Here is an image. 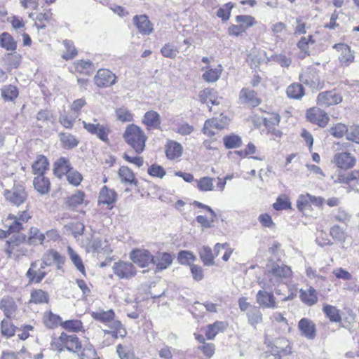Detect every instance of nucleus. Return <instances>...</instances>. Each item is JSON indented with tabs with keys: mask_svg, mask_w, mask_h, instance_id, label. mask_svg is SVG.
<instances>
[{
	"mask_svg": "<svg viewBox=\"0 0 359 359\" xmlns=\"http://www.w3.org/2000/svg\"><path fill=\"white\" fill-rule=\"evenodd\" d=\"M214 178L210 177H203L199 180H196L197 187L200 191H209L213 189Z\"/></svg>",
	"mask_w": 359,
	"mask_h": 359,
	"instance_id": "603ef678",
	"label": "nucleus"
},
{
	"mask_svg": "<svg viewBox=\"0 0 359 359\" xmlns=\"http://www.w3.org/2000/svg\"><path fill=\"white\" fill-rule=\"evenodd\" d=\"M46 240V236L44 233H40V231L36 227H31L29 231V236L27 238V242L29 245H36L42 244Z\"/></svg>",
	"mask_w": 359,
	"mask_h": 359,
	"instance_id": "f704fd0d",
	"label": "nucleus"
},
{
	"mask_svg": "<svg viewBox=\"0 0 359 359\" xmlns=\"http://www.w3.org/2000/svg\"><path fill=\"white\" fill-rule=\"evenodd\" d=\"M273 206L276 210H286L290 208V203L287 196H281L277 198L276 202L273 203Z\"/></svg>",
	"mask_w": 359,
	"mask_h": 359,
	"instance_id": "69168bd1",
	"label": "nucleus"
},
{
	"mask_svg": "<svg viewBox=\"0 0 359 359\" xmlns=\"http://www.w3.org/2000/svg\"><path fill=\"white\" fill-rule=\"evenodd\" d=\"M123 138L137 154H141L144 150L147 137L139 126L134 124L128 125L123 133Z\"/></svg>",
	"mask_w": 359,
	"mask_h": 359,
	"instance_id": "7ed1b4c3",
	"label": "nucleus"
},
{
	"mask_svg": "<svg viewBox=\"0 0 359 359\" xmlns=\"http://www.w3.org/2000/svg\"><path fill=\"white\" fill-rule=\"evenodd\" d=\"M63 44L65 47L66 51L63 53L62 57L65 60H69L74 57L77 54V51L73 43L71 41L65 40L63 41Z\"/></svg>",
	"mask_w": 359,
	"mask_h": 359,
	"instance_id": "13d9d810",
	"label": "nucleus"
},
{
	"mask_svg": "<svg viewBox=\"0 0 359 359\" xmlns=\"http://www.w3.org/2000/svg\"><path fill=\"white\" fill-rule=\"evenodd\" d=\"M323 311L331 322H341V317L339 313V310L337 309L335 306L329 304H325L323 306Z\"/></svg>",
	"mask_w": 359,
	"mask_h": 359,
	"instance_id": "58836bf2",
	"label": "nucleus"
},
{
	"mask_svg": "<svg viewBox=\"0 0 359 359\" xmlns=\"http://www.w3.org/2000/svg\"><path fill=\"white\" fill-rule=\"evenodd\" d=\"M229 123V118L226 116L212 118L205 121L203 126V133L208 136L214 135L217 131L224 129Z\"/></svg>",
	"mask_w": 359,
	"mask_h": 359,
	"instance_id": "6e6552de",
	"label": "nucleus"
},
{
	"mask_svg": "<svg viewBox=\"0 0 359 359\" xmlns=\"http://www.w3.org/2000/svg\"><path fill=\"white\" fill-rule=\"evenodd\" d=\"M286 93L290 98L300 100L304 95V88L302 84L294 83L287 88Z\"/></svg>",
	"mask_w": 359,
	"mask_h": 359,
	"instance_id": "c9c22d12",
	"label": "nucleus"
},
{
	"mask_svg": "<svg viewBox=\"0 0 359 359\" xmlns=\"http://www.w3.org/2000/svg\"><path fill=\"white\" fill-rule=\"evenodd\" d=\"M64 329L69 332H79L82 328V323L79 320H69L62 323Z\"/></svg>",
	"mask_w": 359,
	"mask_h": 359,
	"instance_id": "bf43d9fd",
	"label": "nucleus"
},
{
	"mask_svg": "<svg viewBox=\"0 0 359 359\" xmlns=\"http://www.w3.org/2000/svg\"><path fill=\"white\" fill-rule=\"evenodd\" d=\"M59 340L69 351L76 353L80 351L81 348V344L79 341V338L75 334L67 335L62 332L59 337Z\"/></svg>",
	"mask_w": 359,
	"mask_h": 359,
	"instance_id": "aec40b11",
	"label": "nucleus"
},
{
	"mask_svg": "<svg viewBox=\"0 0 359 359\" xmlns=\"http://www.w3.org/2000/svg\"><path fill=\"white\" fill-rule=\"evenodd\" d=\"M341 101V96L334 90L320 93L317 97V104L322 107L337 104Z\"/></svg>",
	"mask_w": 359,
	"mask_h": 359,
	"instance_id": "f8f14e48",
	"label": "nucleus"
},
{
	"mask_svg": "<svg viewBox=\"0 0 359 359\" xmlns=\"http://www.w3.org/2000/svg\"><path fill=\"white\" fill-rule=\"evenodd\" d=\"M35 189L41 194H45L49 191L50 181L43 175H37L33 181Z\"/></svg>",
	"mask_w": 359,
	"mask_h": 359,
	"instance_id": "7c9ffc66",
	"label": "nucleus"
},
{
	"mask_svg": "<svg viewBox=\"0 0 359 359\" xmlns=\"http://www.w3.org/2000/svg\"><path fill=\"white\" fill-rule=\"evenodd\" d=\"M67 254L76 269L85 275V266L81 257L70 246L67 247Z\"/></svg>",
	"mask_w": 359,
	"mask_h": 359,
	"instance_id": "4c0bfd02",
	"label": "nucleus"
},
{
	"mask_svg": "<svg viewBox=\"0 0 359 359\" xmlns=\"http://www.w3.org/2000/svg\"><path fill=\"white\" fill-rule=\"evenodd\" d=\"M310 194H302L299 196L297 201V207L299 210L304 211L305 210H309L311 208L310 205Z\"/></svg>",
	"mask_w": 359,
	"mask_h": 359,
	"instance_id": "e2e57ef3",
	"label": "nucleus"
},
{
	"mask_svg": "<svg viewBox=\"0 0 359 359\" xmlns=\"http://www.w3.org/2000/svg\"><path fill=\"white\" fill-rule=\"evenodd\" d=\"M299 330L302 334L308 339H313L316 336L315 324L310 320L302 318L298 324Z\"/></svg>",
	"mask_w": 359,
	"mask_h": 359,
	"instance_id": "b1692460",
	"label": "nucleus"
},
{
	"mask_svg": "<svg viewBox=\"0 0 359 359\" xmlns=\"http://www.w3.org/2000/svg\"><path fill=\"white\" fill-rule=\"evenodd\" d=\"M65 262V257L54 250H48L42 257L41 267L45 268L53 264L57 265V269L61 270Z\"/></svg>",
	"mask_w": 359,
	"mask_h": 359,
	"instance_id": "1a4fd4ad",
	"label": "nucleus"
},
{
	"mask_svg": "<svg viewBox=\"0 0 359 359\" xmlns=\"http://www.w3.org/2000/svg\"><path fill=\"white\" fill-rule=\"evenodd\" d=\"M70 170V163L65 158H60L55 163L53 169L54 174L60 178L67 175Z\"/></svg>",
	"mask_w": 359,
	"mask_h": 359,
	"instance_id": "c756f323",
	"label": "nucleus"
},
{
	"mask_svg": "<svg viewBox=\"0 0 359 359\" xmlns=\"http://www.w3.org/2000/svg\"><path fill=\"white\" fill-rule=\"evenodd\" d=\"M226 328L224 322L217 321L213 324L208 326L205 335L208 339H213L215 336Z\"/></svg>",
	"mask_w": 359,
	"mask_h": 359,
	"instance_id": "a19ab883",
	"label": "nucleus"
},
{
	"mask_svg": "<svg viewBox=\"0 0 359 359\" xmlns=\"http://www.w3.org/2000/svg\"><path fill=\"white\" fill-rule=\"evenodd\" d=\"M182 153V147L180 143L171 141L166 146L165 154L169 159L173 160L180 157Z\"/></svg>",
	"mask_w": 359,
	"mask_h": 359,
	"instance_id": "72a5a7b5",
	"label": "nucleus"
},
{
	"mask_svg": "<svg viewBox=\"0 0 359 359\" xmlns=\"http://www.w3.org/2000/svg\"><path fill=\"white\" fill-rule=\"evenodd\" d=\"M142 123L147 126L149 129H158L160 128L161 120L160 114L153 110L145 113Z\"/></svg>",
	"mask_w": 359,
	"mask_h": 359,
	"instance_id": "5701e85b",
	"label": "nucleus"
},
{
	"mask_svg": "<svg viewBox=\"0 0 359 359\" xmlns=\"http://www.w3.org/2000/svg\"><path fill=\"white\" fill-rule=\"evenodd\" d=\"M248 323L256 328L263 321L262 313L259 306H253L246 312Z\"/></svg>",
	"mask_w": 359,
	"mask_h": 359,
	"instance_id": "a878e982",
	"label": "nucleus"
},
{
	"mask_svg": "<svg viewBox=\"0 0 359 359\" xmlns=\"http://www.w3.org/2000/svg\"><path fill=\"white\" fill-rule=\"evenodd\" d=\"M113 271L119 278L130 279L136 275L135 269L132 263L125 262H115Z\"/></svg>",
	"mask_w": 359,
	"mask_h": 359,
	"instance_id": "9d476101",
	"label": "nucleus"
},
{
	"mask_svg": "<svg viewBox=\"0 0 359 359\" xmlns=\"http://www.w3.org/2000/svg\"><path fill=\"white\" fill-rule=\"evenodd\" d=\"M339 53V60L341 66L348 67L351 63L354 61V52L351 50V48L344 43H338L334 46Z\"/></svg>",
	"mask_w": 359,
	"mask_h": 359,
	"instance_id": "f3484780",
	"label": "nucleus"
},
{
	"mask_svg": "<svg viewBox=\"0 0 359 359\" xmlns=\"http://www.w3.org/2000/svg\"><path fill=\"white\" fill-rule=\"evenodd\" d=\"M276 347L278 348V354H269L266 356V359H281L280 353L289 355L292 353V348L290 343L285 338H280L276 340Z\"/></svg>",
	"mask_w": 359,
	"mask_h": 359,
	"instance_id": "4be33fe9",
	"label": "nucleus"
},
{
	"mask_svg": "<svg viewBox=\"0 0 359 359\" xmlns=\"http://www.w3.org/2000/svg\"><path fill=\"white\" fill-rule=\"evenodd\" d=\"M223 142L225 147L227 149L238 148L242 144V140L238 135L231 134L224 136L223 137Z\"/></svg>",
	"mask_w": 359,
	"mask_h": 359,
	"instance_id": "de8ad7c7",
	"label": "nucleus"
},
{
	"mask_svg": "<svg viewBox=\"0 0 359 359\" xmlns=\"http://www.w3.org/2000/svg\"><path fill=\"white\" fill-rule=\"evenodd\" d=\"M60 140L61 141L62 146L65 149H72L76 147L79 144V140L70 133H60Z\"/></svg>",
	"mask_w": 359,
	"mask_h": 359,
	"instance_id": "c03bdc74",
	"label": "nucleus"
},
{
	"mask_svg": "<svg viewBox=\"0 0 359 359\" xmlns=\"http://www.w3.org/2000/svg\"><path fill=\"white\" fill-rule=\"evenodd\" d=\"M41 262L35 261L31 264L30 268L27 272V277L29 279V282L40 283L46 276V273L43 271L45 268L41 267Z\"/></svg>",
	"mask_w": 359,
	"mask_h": 359,
	"instance_id": "6ab92c4d",
	"label": "nucleus"
},
{
	"mask_svg": "<svg viewBox=\"0 0 359 359\" xmlns=\"http://www.w3.org/2000/svg\"><path fill=\"white\" fill-rule=\"evenodd\" d=\"M32 167L34 175H43L48 167V160L44 156L39 155L33 163Z\"/></svg>",
	"mask_w": 359,
	"mask_h": 359,
	"instance_id": "473e14b6",
	"label": "nucleus"
},
{
	"mask_svg": "<svg viewBox=\"0 0 359 359\" xmlns=\"http://www.w3.org/2000/svg\"><path fill=\"white\" fill-rule=\"evenodd\" d=\"M133 20L138 30L142 34H149L152 32L153 28L151 24L146 15H136L134 17Z\"/></svg>",
	"mask_w": 359,
	"mask_h": 359,
	"instance_id": "cd10ccee",
	"label": "nucleus"
},
{
	"mask_svg": "<svg viewBox=\"0 0 359 359\" xmlns=\"http://www.w3.org/2000/svg\"><path fill=\"white\" fill-rule=\"evenodd\" d=\"M16 327L8 319H3L1 323V332L8 338L14 336Z\"/></svg>",
	"mask_w": 359,
	"mask_h": 359,
	"instance_id": "3c124183",
	"label": "nucleus"
},
{
	"mask_svg": "<svg viewBox=\"0 0 359 359\" xmlns=\"http://www.w3.org/2000/svg\"><path fill=\"white\" fill-rule=\"evenodd\" d=\"M116 194L114 190L109 189L106 186L103 187L99 194V203L111 205L115 203Z\"/></svg>",
	"mask_w": 359,
	"mask_h": 359,
	"instance_id": "2f4dec72",
	"label": "nucleus"
},
{
	"mask_svg": "<svg viewBox=\"0 0 359 359\" xmlns=\"http://www.w3.org/2000/svg\"><path fill=\"white\" fill-rule=\"evenodd\" d=\"M229 245L227 243H224L223 244L217 243L214 247V251L216 252V256L219 255L221 249H224L226 251L222 256V259L227 262L233 252V249L229 248Z\"/></svg>",
	"mask_w": 359,
	"mask_h": 359,
	"instance_id": "680f3d73",
	"label": "nucleus"
},
{
	"mask_svg": "<svg viewBox=\"0 0 359 359\" xmlns=\"http://www.w3.org/2000/svg\"><path fill=\"white\" fill-rule=\"evenodd\" d=\"M196 260V256L190 251H181L178 254V261L182 264L191 265V263Z\"/></svg>",
	"mask_w": 359,
	"mask_h": 359,
	"instance_id": "4d7b16f0",
	"label": "nucleus"
},
{
	"mask_svg": "<svg viewBox=\"0 0 359 359\" xmlns=\"http://www.w3.org/2000/svg\"><path fill=\"white\" fill-rule=\"evenodd\" d=\"M256 294V302L259 308L264 309H277L278 307V302L271 291L273 288H264L261 287Z\"/></svg>",
	"mask_w": 359,
	"mask_h": 359,
	"instance_id": "423d86ee",
	"label": "nucleus"
},
{
	"mask_svg": "<svg viewBox=\"0 0 359 359\" xmlns=\"http://www.w3.org/2000/svg\"><path fill=\"white\" fill-rule=\"evenodd\" d=\"M49 296L47 292L42 290H34L31 292L29 303L35 304L48 303Z\"/></svg>",
	"mask_w": 359,
	"mask_h": 359,
	"instance_id": "ea45409f",
	"label": "nucleus"
},
{
	"mask_svg": "<svg viewBox=\"0 0 359 359\" xmlns=\"http://www.w3.org/2000/svg\"><path fill=\"white\" fill-rule=\"evenodd\" d=\"M6 201L12 205L19 207L27 200V193L22 185H15L11 189H6L4 193Z\"/></svg>",
	"mask_w": 359,
	"mask_h": 359,
	"instance_id": "20e7f679",
	"label": "nucleus"
},
{
	"mask_svg": "<svg viewBox=\"0 0 359 359\" xmlns=\"http://www.w3.org/2000/svg\"><path fill=\"white\" fill-rule=\"evenodd\" d=\"M307 119L320 127H325L329 121L327 114L320 108H311L306 111Z\"/></svg>",
	"mask_w": 359,
	"mask_h": 359,
	"instance_id": "4468645a",
	"label": "nucleus"
},
{
	"mask_svg": "<svg viewBox=\"0 0 359 359\" xmlns=\"http://www.w3.org/2000/svg\"><path fill=\"white\" fill-rule=\"evenodd\" d=\"M200 257L205 266H213L215 264L214 258L216 256V252H212L210 248L203 246L199 251Z\"/></svg>",
	"mask_w": 359,
	"mask_h": 359,
	"instance_id": "e433bc0d",
	"label": "nucleus"
},
{
	"mask_svg": "<svg viewBox=\"0 0 359 359\" xmlns=\"http://www.w3.org/2000/svg\"><path fill=\"white\" fill-rule=\"evenodd\" d=\"M53 122V116L50 111L48 110H41L36 114V126L39 128H43Z\"/></svg>",
	"mask_w": 359,
	"mask_h": 359,
	"instance_id": "37998d69",
	"label": "nucleus"
},
{
	"mask_svg": "<svg viewBox=\"0 0 359 359\" xmlns=\"http://www.w3.org/2000/svg\"><path fill=\"white\" fill-rule=\"evenodd\" d=\"M32 216L27 211H23L18 216L9 215L4 220V227H8L9 233H18L23 229V224L27 223Z\"/></svg>",
	"mask_w": 359,
	"mask_h": 359,
	"instance_id": "39448f33",
	"label": "nucleus"
},
{
	"mask_svg": "<svg viewBox=\"0 0 359 359\" xmlns=\"http://www.w3.org/2000/svg\"><path fill=\"white\" fill-rule=\"evenodd\" d=\"M91 316L95 320L108 326V330H103L105 334H110L114 339L126 336V330L122 323L118 320L115 319V313L112 309L93 311Z\"/></svg>",
	"mask_w": 359,
	"mask_h": 359,
	"instance_id": "f03ea898",
	"label": "nucleus"
},
{
	"mask_svg": "<svg viewBox=\"0 0 359 359\" xmlns=\"http://www.w3.org/2000/svg\"><path fill=\"white\" fill-rule=\"evenodd\" d=\"M207 69H208L202 76L203 79L205 81L209 83H213L217 81L219 79L222 71L221 65H219L218 68L209 69L208 67H207Z\"/></svg>",
	"mask_w": 359,
	"mask_h": 359,
	"instance_id": "49530a36",
	"label": "nucleus"
},
{
	"mask_svg": "<svg viewBox=\"0 0 359 359\" xmlns=\"http://www.w3.org/2000/svg\"><path fill=\"white\" fill-rule=\"evenodd\" d=\"M348 126L341 123H337L329 129L330 133L336 138H341L344 135L346 136Z\"/></svg>",
	"mask_w": 359,
	"mask_h": 359,
	"instance_id": "864d4df0",
	"label": "nucleus"
},
{
	"mask_svg": "<svg viewBox=\"0 0 359 359\" xmlns=\"http://www.w3.org/2000/svg\"><path fill=\"white\" fill-rule=\"evenodd\" d=\"M0 310L8 319H13L17 316L18 306L13 298L5 296L0 300Z\"/></svg>",
	"mask_w": 359,
	"mask_h": 359,
	"instance_id": "9b49d317",
	"label": "nucleus"
},
{
	"mask_svg": "<svg viewBox=\"0 0 359 359\" xmlns=\"http://www.w3.org/2000/svg\"><path fill=\"white\" fill-rule=\"evenodd\" d=\"M331 162L339 168L348 170L355 165L356 158L350 152L341 151L335 153Z\"/></svg>",
	"mask_w": 359,
	"mask_h": 359,
	"instance_id": "0eeeda50",
	"label": "nucleus"
},
{
	"mask_svg": "<svg viewBox=\"0 0 359 359\" xmlns=\"http://www.w3.org/2000/svg\"><path fill=\"white\" fill-rule=\"evenodd\" d=\"M315 43L311 35L308 36L302 37L297 43V47L301 50L302 52L306 55H309V46Z\"/></svg>",
	"mask_w": 359,
	"mask_h": 359,
	"instance_id": "6e6d98bb",
	"label": "nucleus"
},
{
	"mask_svg": "<svg viewBox=\"0 0 359 359\" xmlns=\"http://www.w3.org/2000/svg\"><path fill=\"white\" fill-rule=\"evenodd\" d=\"M43 320L46 326L49 328L57 327L59 325H62V323L61 321V318L50 311L45 313Z\"/></svg>",
	"mask_w": 359,
	"mask_h": 359,
	"instance_id": "a18cd8bd",
	"label": "nucleus"
},
{
	"mask_svg": "<svg viewBox=\"0 0 359 359\" xmlns=\"http://www.w3.org/2000/svg\"><path fill=\"white\" fill-rule=\"evenodd\" d=\"M161 52L164 57L174 58L176 57L178 50L173 45L167 43L161 48Z\"/></svg>",
	"mask_w": 359,
	"mask_h": 359,
	"instance_id": "774afa93",
	"label": "nucleus"
},
{
	"mask_svg": "<svg viewBox=\"0 0 359 359\" xmlns=\"http://www.w3.org/2000/svg\"><path fill=\"white\" fill-rule=\"evenodd\" d=\"M95 81L97 86L106 88L111 86L116 82V76L111 71L99 69L95 76Z\"/></svg>",
	"mask_w": 359,
	"mask_h": 359,
	"instance_id": "ddd939ff",
	"label": "nucleus"
},
{
	"mask_svg": "<svg viewBox=\"0 0 359 359\" xmlns=\"http://www.w3.org/2000/svg\"><path fill=\"white\" fill-rule=\"evenodd\" d=\"M93 252L109 254L111 250L109 248L108 241L104 238H95L90 246Z\"/></svg>",
	"mask_w": 359,
	"mask_h": 359,
	"instance_id": "bb28decb",
	"label": "nucleus"
},
{
	"mask_svg": "<svg viewBox=\"0 0 359 359\" xmlns=\"http://www.w3.org/2000/svg\"><path fill=\"white\" fill-rule=\"evenodd\" d=\"M130 259L141 267H145L151 263L152 255L144 249H135L130 254Z\"/></svg>",
	"mask_w": 359,
	"mask_h": 359,
	"instance_id": "2eb2a0df",
	"label": "nucleus"
},
{
	"mask_svg": "<svg viewBox=\"0 0 359 359\" xmlns=\"http://www.w3.org/2000/svg\"><path fill=\"white\" fill-rule=\"evenodd\" d=\"M292 275L291 269L281 263L270 261L266 266L264 278L259 279L257 283L261 287L274 288L276 294H280L276 287L283 283Z\"/></svg>",
	"mask_w": 359,
	"mask_h": 359,
	"instance_id": "f257e3e1",
	"label": "nucleus"
},
{
	"mask_svg": "<svg viewBox=\"0 0 359 359\" xmlns=\"http://www.w3.org/2000/svg\"><path fill=\"white\" fill-rule=\"evenodd\" d=\"M172 256L167 252H158L155 256H152L151 263L156 266V271H163L166 269L172 263Z\"/></svg>",
	"mask_w": 359,
	"mask_h": 359,
	"instance_id": "412c9836",
	"label": "nucleus"
},
{
	"mask_svg": "<svg viewBox=\"0 0 359 359\" xmlns=\"http://www.w3.org/2000/svg\"><path fill=\"white\" fill-rule=\"evenodd\" d=\"M233 7V4L229 2L226 4L223 7L217 10V15L222 20H227L230 17L231 10Z\"/></svg>",
	"mask_w": 359,
	"mask_h": 359,
	"instance_id": "0e129e2a",
	"label": "nucleus"
},
{
	"mask_svg": "<svg viewBox=\"0 0 359 359\" xmlns=\"http://www.w3.org/2000/svg\"><path fill=\"white\" fill-rule=\"evenodd\" d=\"M299 293L300 299L305 304L312 306L317 303V292L313 287H309L306 289H301Z\"/></svg>",
	"mask_w": 359,
	"mask_h": 359,
	"instance_id": "393cba45",
	"label": "nucleus"
},
{
	"mask_svg": "<svg viewBox=\"0 0 359 359\" xmlns=\"http://www.w3.org/2000/svg\"><path fill=\"white\" fill-rule=\"evenodd\" d=\"M82 123L88 132L96 135L102 141L107 142L108 140V133L106 128L97 123L96 119H93V123L83 121Z\"/></svg>",
	"mask_w": 359,
	"mask_h": 359,
	"instance_id": "a211bd4d",
	"label": "nucleus"
},
{
	"mask_svg": "<svg viewBox=\"0 0 359 359\" xmlns=\"http://www.w3.org/2000/svg\"><path fill=\"white\" fill-rule=\"evenodd\" d=\"M198 96L201 102L203 103H208L210 101L212 104H217L215 100L213 90L211 88H205L200 91Z\"/></svg>",
	"mask_w": 359,
	"mask_h": 359,
	"instance_id": "5fc2aeb1",
	"label": "nucleus"
},
{
	"mask_svg": "<svg viewBox=\"0 0 359 359\" xmlns=\"http://www.w3.org/2000/svg\"><path fill=\"white\" fill-rule=\"evenodd\" d=\"M346 138L356 144H359V126L353 125L348 128Z\"/></svg>",
	"mask_w": 359,
	"mask_h": 359,
	"instance_id": "052dcab7",
	"label": "nucleus"
},
{
	"mask_svg": "<svg viewBox=\"0 0 359 359\" xmlns=\"http://www.w3.org/2000/svg\"><path fill=\"white\" fill-rule=\"evenodd\" d=\"M18 95L17 88L13 85L4 86L1 88V96L7 101L14 100Z\"/></svg>",
	"mask_w": 359,
	"mask_h": 359,
	"instance_id": "8fccbe9b",
	"label": "nucleus"
},
{
	"mask_svg": "<svg viewBox=\"0 0 359 359\" xmlns=\"http://www.w3.org/2000/svg\"><path fill=\"white\" fill-rule=\"evenodd\" d=\"M330 235L333 239L339 242H344L346 238L345 233L338 225H334L331 228Z\"/></svg>",
	"mask_w": 359,
	"mask_h": 359,
	"instance_id": "338daca9",
	"label": "nucleus"
},
{
	"mask_svg": "<svg viewBox=\"0 0 359 359\" xmlns=\"http://www.w3.org/2000/svg\"><path fill=\"white\" fill-rule=\"evenodd\" d=\"M239 100L241 104H248L255 107L261 103V99L258 97L257 93L249 88H243L239 94Z\"/></svg>",
	"mask_w": 359,
	"mask_h": 359,
	"instance_id": "dca6fc26",
	"label": "nucleus"
},
{
	"mask_svg": "<svg viewBox=\"0 0 359 359\" xmlns=\"http://www.w3.org/2000/svg\"><path fill=\"white\" fill-rule=\"evenodd\" d=\"M299 81L312 88H316L320 84V79L313 71L304 72L299 76Z\"/></svg>",
	"mask_w": 359,
	"mask_h": 359,
	"instance_id": "c85d7f7f",
	"label": "nucleus"
},
{
	"mask_svg": "<svg viewBox=\"0 0 359 359\" xmlns=\"http://www.w3.org/2000/svg\"><path fill=\"white\" fill-rule=\"evenodd\" d=\"M0 45L7 50L13 51L17 48L16 42L11 35L7 32H4L0 35Z\"/></svg>",
	"mask_w": 359,
	"mask_h": 359,
	"instance_id": "79ce46f5",
	"label": "nucleus"
},
{
	"mask_svg": "<svg viewBox=\"0 0 359 359\" xmlns=\"http://www.w3.org/2000/svg\"><path fill=\"white\" fill-rule=\"evenodd\" d=\"M118 175L123 182L129 184L137 183L133 171L128 167L122 166L118 170Z\"/></svg>",
	"mask_w": 359,
	"mask_h": 359,
	"instance_id": "09e8293b",
	"label": "nucleus"
}]
</instances>
